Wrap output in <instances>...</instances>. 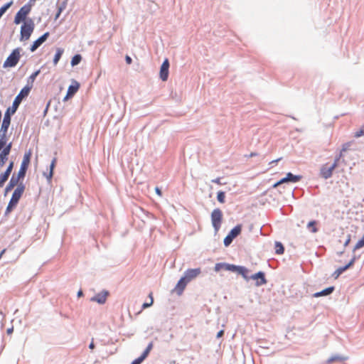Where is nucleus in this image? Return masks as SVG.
<instances>
[{
  "label": "nucleus",
  "mask_w": 364,
  "mask_h": 364,
  "mask_svg": "<svg viewBox=\"0 0 364 364\" xmlns=\"http://www.w3.org/2000/svg\"><path fill=\"white\" fill-rule=\"evenodd\" d=\"M30 6L25 5L23 7H21L15 16L14 23L16 24H19L22 21L26 19L27 15L30 13Z\"/></svg>",
  "instance_id": "8"
},
{
  "label": "nucleus",
  "mask_w": 364,
  "mask_h": 364,
  "mask_svg": "<svg viewBox=\"0 0 364 364\" xmlns=\"http://www.w3.org/2000/svg\"><path fill=\"white\" fill-rule=\"evenodd\" d=\"M153 348V343H150L148 346L146 347V350L144 351V353L141 354L143 357L146 358L148 355L149 354L150 351Z\"/></svg>",
  "instance_id": "37"
},
{
  "label": "nucleus",
  "mask_w": 364,
  "mask_h": 364,
  "mask_svg": "<svg viewBox=\"0 0 364 364\" xmlns=\"http://www.w3.org/2000/svg\"><path fill=\"white\" fill-rule=\"evenodd\" d=\"M82 60V56L80 54H77L74 55L71 60V65L72 66L77 65L80 63Z\"/></svg>",
  "instance_id": "28"
},
{
  "label": "nucleus",
  "mask_w": 364,
  "mask_h": 364,
  "mask_svg": "<svg viewBox=\"0 0 364 364\" xmlns=\"http://www.w3.org/2000/svg\"><path fill=\"white\" fill-rule=\"evenodd\" d=\"M19 179L20 178H18V176H17V177H14L13 176L6 188V191H8L11 190V188H13L15 186H16L18 184Z\"/></svg>",
  "instance_id": "22"
},
{
  "label": "nucleus",
  "mask_w": 364,
  "mask_h": 364,
  "mask_svg": "<svg viewBox=\"0 0 364 364\" xmlns=\"http://www.w3.org/2000/svg\"><path fill=\"white\" fill-rule=\"evenodd\" d=\"M284 248L283 245L279 242H275V252L277 255H282L284 253Z\"/></svg>",
  "instance_id": "26"
},
{
  "label": "nucleus",
  "mask_w": 364,
  "mask_h": 364,
  "mask_svg": "<svg viewBox=\"0 0 364 364\" xmlns=\"http://www.w3.org/2000/svg\"><path fill=\"white\" fill-rule=\"evenodd\" d=\"M242 230V225H237L234 228H232L228 235H230L233 239L235 238L237 235H239Z\"/></svg>",
  "instance_id": "21"
},
{
  "label": "nucleus",
  "mask_w": 364,
  "mask_h": 364,
  "mask_svg": "<svg viewBox=\"0 0 364 364\" xmlns=\"http://www.w3.org/2000/svg\"><path fill=\"white\" fill-rule=\"evenodd\" d=\"M7 159H8V156L1 152L0 153V168L2 167L5 164Z\"/></svg>",
  "instance_id": "33"
},
{
  "label": "nucleus",
  "mask_w": 364,
  "mask_h": 364,
  "mask_svg": "<svg viewBox=\"0 0 364 364\" xmlns=\"http://www.w3.org/2000/svg\"><path fill=\"white\" fill-rule=\"evenodd\" d=\"M201 273L200 268L187 269L182 278L188 284L191 281L196 279Z\"/></svg>",
  "instance_id": "9"
},
{
  "label": "nucleus",
  "mask_w": 364,
  "mask_h": 364,
  "mask_svg": "<svg viewBox=\"0 0 364 364\" xmlns=\"http://www.w3.org/2000/svg\"><path fill=\"white\" fill-rule=\"evenodd\" d=\"M235 272H237L238 274H241L243 277V278L245 279L246 280L249 279V270L246 267L242 266H236Z\"/></svg>",
  "instance_id": "18"
},
{
  "label": "nucleus",
  "mask_w": 364,
  "mask_h": 364,
  "mask_svg": "<svg viewBox=\"0 0 364 364\" xmlns=\"http://www.w3.org/2000/svg\"><path fill=\"white\" fill-rule=\"evenodd\" d=\"M24 190L25 186L23 184L20 183L19 185H18L17 188L14 190L11 198L6 207L5 211L6 215L9 214L13 210V209L16 206L24 192Z\"/></svg>",
  "instance_id": "2"
},
{
  "label": "nucleus",
  "mask_w": 364,
  "mask_h": 364,
  "mask_svg": "<svg viewBox=\"0 0 364 364\" xmlns=\"http://www.w3.org/2000/svg\"><path fill=\"white\" fill-rule=\"evenodd\" d=\"M31 88L32 86L26 85L23 89H21L18 95L15 97L12 106L7 108L4 114H9V116L11 117V115L16 112L22 100L29 95Z\"/></svg>",
  "instance_id": "1"
},
{
  "label": "nucleus",
  "mask_w": 364,
  "mask_h": 364,
  "mask_svg": "<svg viewBox=\"0 0 364 364\" xmlns=\"http://www.w3.org/2000/svg\"><path fill=\"white\" fill-rule=\"evenodd\" d=\"M233 238L230 235H228L225 239H224V245L227 247L228 245H230V243L232 242Z\"/></svg>",
  "instance_id": "39"
},
{
  "label": "nucleus",
  "mask_w": 364,
  "mask_h": 364,
  "mask_svg": "<svg viewBox=\"0 0 364 364\" xmlns=\"http://www.w3.org/2000/svg\"><path fill=\"white\" fill-rule=\"evenodd\" d=\"M281 160V158L278 159H276V160H274L270 162V164H274V163H277L279 161Z\"/></svg>",
  "instance_id": "50"
},
{
  "label": "nucleus",
  "mask_w": 364,
  "mask_h": 364,
  "mask_svg": "<svg viewBox=\"0 0 364 364\" xmlns=\"http://www.w3.org/2000/svg\"><path fill=\"white\" fill-rule=\"evenodd\" d=\"M364 246V235L362 238L355 244V250L360 249Z\"/></svg>",
  "instance_id": "38"
},
{
  "label": "nucleus",
  "mask_w": 364,
  "mask_h": 364,
  "mask_svg": "<svg viewBox=\"0 0 364 364\" xmlns=\"http://www.w3.org/2000/svg\"><path fill=\"white\" fill-rule=\"evenodd\" d=\"M217 199L220 203H224L225 201V194L223 191H219L217 194Z\"/></svg>",
  "instance_id": "30"
},
{
  "label": "nucleus",
  "mask_w": 364,
  "mask_h": 364,
  "mask_svg": "<svg viewBox=\"0 0 364 364\" xmlns=\"http://www.w3.org/2000/svg\"><path fill=\"white\" fill-rule=\"evenodd\" d=\"M13 168H14V162L11 161L5 172H6L9 174H11V173L13 170Z\"/></svg>",
  "instance_id": "43"
},
{
  "label": "nucleus",
  "mask_w": 364,
  "mask_h": 364,
  "mask_svg": "<svg viewBox=\"0 0 364 364\" xmlns=\"http://www.w3.org/2000/svg\"><path fill=\"white\" fill-rule=\"evenodd\" d=\"M57 163V158L55 157L51 161L50 166V173L49 175L47 176V178L50 180L53 177V170L56 166Z\"/></svg>",
  "instance_id": "24"
},
{
  "label": "nucleus",
  "mask_w": 364,
  "mask_h": 364,
  "mask_svg": "<svg viewBox=\"0 0 364 364\" xmlns=\"http://www.w3.org/2000/svg\"><path fill=\"white\" fill-rule=\"evenodd\" d=\"M256 155H257V154H256V153H251V154H250V156H256Z\"/></svg>",
  "instance_id": "52"
},
{
  "label": "nucleus",
  "mask_w": 364,
  "mask_h": 364,
  "mask_svg": "<svg viewBox=\"0 0 364 364\" xmlns=\"http://www.w3.org/2000/svg\"><path fill=\"white\" fill-rule=\"evenodd\" d=\"M339 162V157H336L333 164H323L320 170V175L322 178L327 179L332 176L333 171L338 166Z\"/></svg>",
  "instance_id": "5"
},
{
  "label": "nucleus",
  "mask_w": 364,
  "mask_h": 364,
  "mask_svg": "<svg viewBox=\"0 0 364 364\" xmlns=\"http://www.w3.org/2000/svg\"><path fill=\"white\" fill-rule=\"evenodd\" d=\"M187 284L188 283L181 277L176 284L173 291H175L178 295H181Z\"/></svg>",
  "instance_id": "16"
},
{
  "label": "nucleus",
  "mask_w": 364,
  "mask_h": 364,
  "mask_svg": "<svg viewBox=\"0 0 364 364\" xmlns=\"http://www.w3.org/2000/svg\"><path fill=\"white\" fill-rule=\"evenodd\" d=\"M49 36V33H45L43 36H41L40 38H38L36 41L33 42L32 46H31V51L33 52L35 51L43 42L46 41Z\"/></svg>",
  "instance_id": "14"
},
{
  "label": "nucleus",
  "mask_w": 364,
  "mask_h": 364,
  "mask_svg": "<svg viewBox=\"0 0 364 364\" xmlns=\"http://www.w3.org/2000/svg\"><path fill=\"white\" fill-rule=\"evenodd\" d=\"M364 134V125L361 127V129L358 131H357L355 133V137L356 138H358V137H360L361 136H363Z\"/></svg>",
  "instance_id": "41"
},
{
  "label": "nucleus",
  "mask_w": 364,
  "mask_h": 364,
  "mask_svg": "<svg viewBox=\"0 0 364 364\" xmlns=\"http://www.w3.org/2000/svg\"><path fill=\"white\" fill-rule=\"evenodd\" d=\"M10 174L4 172L0 175V187H2L5 182L8 180Z\"/></svg>",
  "instance_id": "29"
},
{
  "label": "nucleus",
  "mask_w": 364,
  "mask_h": 364,
  "mask_svg": "<svg viewBox=\"0 0 364 364\" xmlns=\"http://www.w3.org/2000/svg\"><path fill=\"white\" fill-rule=\"evenodd\" d=\"M34 30V23L30 19L21 26V41H27L31 37Z\"/></svg>",
  "instance_id": "4"
},
{
  "label": "nucleus",
  "mask_w": 364,
  "mask_h": 364,
  "mask_svg": "<svg viewBox=\"0 0 364 364\" xmlns=\"http://www.w3.org/2000/svg\"><path fill=\"white\" fill-rule=\"evenodd\" d=\"M79 87H80V84L77 82L75 81L74 85L69 86V87L68 89V92H67V95H66L64 100H66L69 99L70 97H72L77 92V90H79Z\"/></svg>",
  "instance_id": "15"
},
{
  "label": "nucleus",
  "mask_w": 364,
  "mask_h": 364,
  "mask_svg": "<svg viewBox=\"0 0 364 364\" xmlns=\"http://www.w3.org/2000/svg\"><path fill=\"white\" fill-rule=\"evenodd\" d=\"M223 220V213L219 208H215L211 213L212 225L216 232L219 230Z\"/></svg>",
  "instance_id": "6"
},
{
  "label": "nucleus",
  "mask_w": 364,
  "mask_h": 364,
  "mask_svg": "<svg viewBox=\"0 0 364 364\" xmlns=\"http://www.w3.org/2000/svg\"><path fill=\"white\" fill-rule=\"evenodd\" d=\"M89 348L92 350L95 348V344H94L93 341L91 342V343L89 346Z\"/></svg>",
  "instance_id": "49"
},
{
  "label": "nucleus",
  "mask_w": 364,
  "mask_h": 364,
  "mask_svg": "<svg viewBox=\"0 0 364 364\" xmlns=\"http://www.w3.org/2000/svg\"><path fill=\"white\" fill-rule=\"evenodd\" d=\"M63 49H60V48H58L56 51V53L54 56V58H53V64L54 65H57L58 63L59 62L62 55H63Z\"/></svg>",
  "instance_id": "25"
},
{
  "label": "nucleus",
  "mask_w": 364,
  "mask_h": 364,
  "mask_svg": "<svg viewBox=\"0 0 364 364\" xmlns=\"http://www.w3.org/2000/svg\"><path fill=\"white\" fill-rule=\"evenodd\" d=\"M11 117L4 114L3 122L0 129V136H6L7 135L8 129L11 124Z\"/></svg>",
  "instance_id": "10"
},
{
  "label": "nucleus",
  "mask_w": 364,
  "mask_h": 364,
  "mask_svg": "<svg viewBox=\"0 0 364 364\" xmlns=\"http://www.w3.org/2000/svg\"><path fill=\"white\" fill-rule=\"evenodd\" d=\"M11 4H12V2L7 3L0 8V18L6 11V10L11 6Z\"/></svg>",
  "instance_id": "32"
},
{
  "label": "nucleus",
  "mask_w": 364,
  "mask_h": 364,
  "mask_svg": "<svg viewBox=\"0 0 364 364\" xmlns=\"http://www.w3.org/2000/svg\"><path fill=\"white\" fill-rule=\"evenodd\" d=\"M287 180L289 181V182H293V183H296L298 181H299L302 176H295V175H293L291 173H288L287 174Z\"/></svg>",
  "instance_id": "23"
},
{
  "label": "nucleus",
  "mask_w": 364,
  "mask_h": 364,
  "mask_svg": "<svg viewBox=\"0 0 364 364\" xmlns=\"http://www.w3.org/2000/svg\"><path fill=\"white\" fill-rule=\"evenodd\" d=\"M109 293L107 291H103L95 296L91 298V301L97 302L98 304H103L106 302Z\"/></svg>",
  "instance_id": "13"
},
{
  "label": "nucleus",
  "mask_w": 364,
  "mask_h": 364,
  "mask_svg": "<svg viewBox=\"0 0 364 364\" xmlns=\"http://www.w3.org/2000/svg\"><path fill=\"white\" fill-rule=\"evenodd\" d=\"M5 250H3L1 252H0V259L1 258L2 255H4V253L5 252Z\"/></svg>",
  "instance_id": "51"
},
{
  "label": "nucleus",
  "mask_w": 364,
  "mask_h": 364,
  "mask_svg": "<svg viewBox=\"0 0 364 364\" xmlns=\"http://www.w3.org/2000/svg\"><path fill=\"white\" fill-rule=\"evenodd\" d=\"M347 357H344V356H341V355H333V356H331L327 360H326V363L327 364H331L334 362H341V361H344L346 360H347Z\"/></svg>",
  "instance_id": "19"
},
{
  "label": "nucleus",
  "mask_w": 364,
  "mask_h": 364,
  "mask_svg": "<svg viewBox=\"0 0 364 364\" xmlns=\"http://www.w3.org/2000/svg\"><path fill=\"white\" fill-rule=\"evenodd\" d=\"M149 298H150V302L149 303H144L143 305H142V307L143 309H146V308H148L149 306H151L153 303H154V299H153V294L152 292H151L149 295Z\"/></svg>",
  "instance_id": "36"
},
{
  "label": "nucleus",
  "mask_w": 364,
  "mask_h": 364,
  "mask_svg": "<svg viewBox=\"0 0 364 364\" xmlns=\"http://www.w3.org/2000/svg\"><path fill=\"white\" fill-rule=\"evenodd\" d=\"M354 262L355 258H353L347 265L338 268L336 271L338 272V275H339L340 274L346 271L347 269H348L350 267H351L353 264Z\"/></svg>",
  "instance_id": "27"
},
{
  "label": "nucleus",
  "mask_w": 364,
  "mask_h": 364,
  "mask_svg": "<svg viewBox=\"0 0 364 364\" xmlns=\"http://www.w3.org/2000/svg\"><path fill=\"white\" fill-rule=\"evenodd\" d=\"M223 333H224V331H223V330L220 331L218 333V334H217V337H218V338L221 337V336L223 335Z\"/></svg>",
  "instance_id": "48"
},
{
  "label": "nucleus",
  "mask_w": 364,
  "mask_h": 364,
  "mask_svg": "<svg viewBox=\"0 0 364 364\" xmlns=\"http://www.w3.org/2000/svg\"><path fill=\"white\" fill-rule=\"evenodd\" d=\"M250 278L253 280L257 281L256 284L257 286L265 284L267 283V281L264 277V274L262 272H259L253 274L252 276H251Z\"/></svg>",
  "instance_id": "17"
},
{
  "label": "nucleus",
  "mask_w": 364,
  "mask_h": 364,
  "mask_svg": "<svg viewBox=\"0 0 364 364\" xmlns=\"http://www.w3.org/2000/svg\"><path fill=\"white\" fill-rule=\"evenodd\" d=\"M145 358H146L143 357V355H141L140 357L133 360V362L131 364H140Z\"/></svg>",
  "instance_id": "42"
},
{
  "label": "nucleus",
  "mask_w": 364,
  "mask_h": 364,
  "mask_svg": "<svg viewBox=\"0 0 364 364\" xmlns=\"http://www.w3.org/2000/svg\"><path fill=\"white\" fill-rule=\"evenodd\" d=\"M82 294V292L81 291H80L78 292V296H81Z\"/></svg>",
  "instance_id": "53"
},
{
  "label": "nucleus",
  "mask_w": 364,
  "mask_h": 364,
  "mask_svg": "<svg viewBox=\"0 0 364 364\" xmlns=\"http://www.w3.org/2000/svg\"><path fill=\"white\" fill-rule=\"evenodd\" d=\"M333 290H334V287H328V288H326V289H324V290H323L321 291L315 293L314 296L315 297L326 296V295H328V294H331Z\"/></svg>",
  "instance_id": "20"
},
{
  "label": "nucleus",
  "mask_w": 364,
  "mask_h": 364,
  "mask_svg": "<svg viewBox=\"0 0 364 364\" xmlns=\"http://www.w3.org/2000/svg\"><path fill=\"white\" fill-rule=\"evenodd\" d=\"M235 269H236V265L227 263H217L214 267L215 271L217 272L221 269L235 272Z\"/></svg>",
  "instance_id": "12"
},
{
  "label": "nucleus",
  "mask_w": 364,
  "mask_h": 364,
  "mask_svg": "<svg viewBox=\"0 0 364 364\" xmlns=\"http://www.w3.org/2000/svg\"><path fill=\"white\" fill-rule=\"evenodd\" d=\"M316 221H311L308 223V228H311V231L312 232H316L318 231L316 227Z\"/></svg>",
  "instance_id": "34"
},
{
  "label": "nucleus",
  "mask_w": 364,
  "mask_h": 364,
  "mask_svg": "<svg viewBox=\"0 0 364 364\" xmlns=\"http://www.w3.org/2000/svg\"><path fill=\"white\" fill-rule=\"evenodd\" d=\"M21 49L20 48L13 50L11 53L4 61V68H12L16 66L21 58Z\"/></svg>",
  "instance_id": "3"
},
{
  "label": "nucleus",
  "mask_w": 364,
  "mask_h": 364,
  "mask_svg": "<svg viewBox=\"0 0 364 364\" xmlns=\"http://www.w3.org/2000/svg\"><path fill=\"white\" fill-rule=\"evenodd\" d=\"M350 147V144L349 143H346L345 144L343 145V147L340 151V154L339 155L337 156V157H339V160L343 156V153L347 151Z\"/></svg>",
  "instance_id": "31"
},
{
  "label": "nucleus",
  "mask_w": 364,
  "mask_h": 364,
  "mask_svg": "<svg viewBox=\"0 0 364 364\" xmlns=\"http://www.w3.org/2000/svg\"><path fill=\"white\" fill-rule=\"evenodd\" d=\"M125 60H126V63H127L128 65H130V64L132 63V58H130V56H129V55H126V57H125Z\"/></svg>",
  "instance_id": "46"
},
{
  "label": "nucleus",
  "mask_w": 364,
  "mask_h": 364,
  "mask_svg": "<svg viewBox=\"0 0 364 364\" xmlns=\"http://www.w3.org/2000/svg\"><path fill=\"white\" fill-rule=\"evenodd\" d=\"M40 73V70H37L36 72H34L31 76H30V80H31V82H33L36 79V77L38 75V74Z\"/></svg>",
  "instance_id": "44"
},
{
  "label": "nucleus",
  "mask_w": 364,
  "mask_h": 364,
  "mask_svg": "<svg viewBox=\"0 0 364 364\" xmlns=\"http://www.w3.org/2000/svg\"><path fill=\"white\" fill-rule=\"evenodd\" d=\"M213 183H217L218 185H222L223 183L221 182L220 178H217L215 179L212 180Z\"/></svg>",
  "instance_id": "45"
},
{
  "label": "nucleus",
  "mask_w": 364,
  "mask_h": 364,
  "mask_svg": "<svg viewBox=\"0 0 364 364\" xmlns=\"http://www.w3.org/2000/svg\"><path fill=\"white\" fill-rule=\"evenodd\" d=\"M155 191H156V193H157L158 196H162L161 191V189L159 187H156L155 188Z\"/></svg>",
  "instance_id": "47"
},
{
  "label": "nucleus",
  "mask_w": 364,
  "mask_h": 364,
  "mask_svg": "<svg viewBox=\"0 0 364 364\" xmlns=\"http://www.w3.org/2000/svg\"><path fill=\"white\" fill-rule=\"evenodd\" d=\"M31 154H32V153L30 150L28 151H27L26 153H25V154L23 156V161L21 162L20 170L18 171V178H24V176L26 175V170L30 164Z\"/></svg>",
  "instance_id": "7"
},
{
  "label": "nucleus",
  "mask_w": 364,
  "mask_h": 364,
  "mask_svg": "<svg viewBox=\"0 0 364 364\" xmlns=\"http://www.w3.org/2000/svg\"><path fill=\"white\" fill-rule=\"evenodd\" d=\"M168 68H169V61L166 58L163 62L161 68H160V78L163 81H166L168 77Z\"/></svg>",
  "instance_id": "11"
},
{
  "label": "nucleus",
  "mask_w": 364,
  "mask_h": 364,
  "mask_svg": "<svg viewBox=\"0 0 364 364\" xmlns=\"http://www.w3.org/2000/svg\"><path fill=\"white\" fill-rule=\"evenodd\" d=\"M11 149V143H9L8 144H6V146L4 147L1 153L9 156L10 151Z\"/></svg>",
  "instance_id": "35"
},
{
  "label": "nucleus",
  "mask_w": 364,
  "mask_h": 364,
  "mask_svg": "<svg viewBox=\"0 0 364 364\" xmlns=\"http://www.w3.org/2000/svg\"><path fill=\"white\" fill-rule=\"evenodd\" d=\"M289 181L287 180V178L285 177V178H282L280 181H279L278 182H277L276 183L274 184L273 187L274 188H277V186H279V185L282 184V183H288Z\"/></svg>",
  "instance_id": "40"
}]
</instances>
